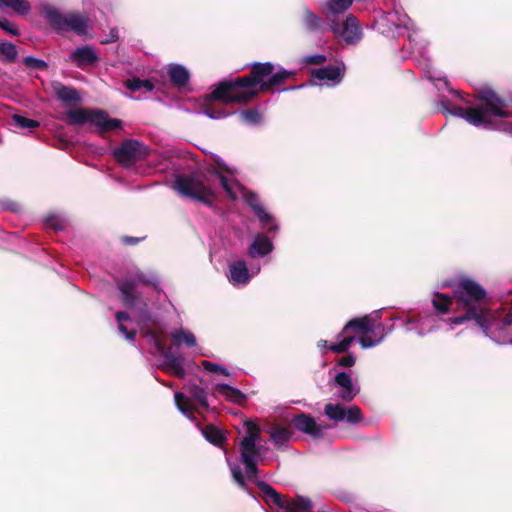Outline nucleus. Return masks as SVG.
<instances>
[{
	"mask_svg": "<svg viewBox=\"0 0 512 512\" xmlns=\"http://www.w3.org/2000/svg\"><path fill=\"white\" fill-rule=\"evenodd\" d=\"M442 287L452 288L453 296L433 291L432 313L443 321L447 331L470 323L496 344L512 345V305L505 301L492 307L488 291L470 277L446 281Z\"/></svg>",
	"mask_w": 512,
	"mask_h": 512,
	"instance_id": "1",
	"label": "nucleus"
},
{
	"mask_svg": "<svg viewBox=\"0 0 512 512\" xmlns=\"http://www.w3.org/2000/svg\"><path fill=\"white\" fill-rule=\"evenodd\" d=\"M136 282L157 287L159 284L158 277L154 273L147 274L136 270L132 273L131 278L118 283V289L125 307L132 310L138 325L143 328V336L153 348L151 353L160 355L164 359L161 369L174 374L178 378H184L186 376L185 358L182 354L172 352L171 349L166 348L165 329L157 325V316L150 310L146 300L137 292Z\"/></svg>",
	"mask_w": 512,
	"mask_h": 512,
	"instance_id": "2",
	"label": "nucleus"
},
{
	"mask_svg": "<svg viewBox=\"0 0 512 512\" xmlns=\"http://www.w3.org/2000/svg\"><path fill=\"white\" fill-rule=\"evenodd\" d=\"M259 429L256 425L248 426L246 435L240 442V463L244 465L245 475L240 465L226 456V462L230 468L232 477L237 485L251 496H254L248 483H254L259 488L261 496L269 506L266 512H308L312 509V501L304 496L295 499L283 498L271 485L258 479V458L260 449L257 446ZM225 455L227 453L225 452Z\"/></svg>",
	"mask_w": 512,
	"mask_h": 512,
	"instance_id": "3",
	"label": "nucleus"
},
{
	"mask_svg": "<svg viewBox=\"0 0 512 512\" xmlns=\"http://www.w3.org/2000/svg\"><path fill=\"white\" fill-rule=\"evenodd\" d=\"M293 76V71L272 62H255L251 64L249 76L220 82L212 91L210 98L224 103L245 104L259 92L264 93L277 88Z\"/></svg>",
	"mask_w": 512,
	"mask_h": 512,
	"instance_id": "4",
	"label": "nucleus"
},
{
	"mask_svg": "<svg viewBox=\"0 0 512 512\" xmlns=\"http://www.w3.org/2000/svg\"><path fill=\"white\" fill-rule=\"evenodd\" d=\"M436 106L441 113L462 118L474 127L503 130L512 135V122H503L512 117L510 104L491 88L479 90L474 105L467 109L452 106L445 96L439 97Z\"/></svg>",
	"mask_w": 512,
	"mask_h": 512,
	"instance_id": "5",
	"label": "nucleus"
},
{
	"mask_svg": "<svg viewBox=\"0 0 512 512\" xmlns=\"http://www.w3.org/2000/svg\"><path fill=\"white\" fill-rule=\"evenodd\" d=\"M173 188L183 197L211 206L219 189H223L230 198L236 199L238 184L213 169L206 173L195 172L179 175L175 179Z\"/></svg>",
	"mask_w": 512,
	"mask_h": 512,
	"instance_id": "6",
	"label": "nucleus"
},
{
	"mask_svg": "<svg viewBox=\"0 0 512 512\" xmlns=\"http://www.w3.org/2000/svg\"><path fill=\"white\" fill-rule=\"evenodd\" d=\"M41 14L58 33L72 31L79 36H83L88 32L89 19L83 14L76 12L64 14L58 8L49 4L42 6Z\"/></svg>",
	"mask_w": 512,
	"mask_h": 512,
	"instance_id": "7",
	"label": "nucleus"
},
{
	"mask_svg": "<svg viewBox=\"0 0 512 512\" xmlns=\"http://www.w3.org/2000/svg\"><path fill=\"white\" fill-rule=\"evenodd\" d=\"M374 28L384 36L397 37L412 29V22L402 8L382 14L374 23Z\"/></svg>",
	"mask_w": 512,
	"mask_h": 512,
	"instance_id": "8",
	"label": "nucleus"
},
{
	"mask_svg": "<svg viewBox=\"0 0 512 512\" xmlns=\"http://www.w3.org/2000/svg\"><path fill=\"white\" fill-rule=\"evenodd\" d=\"M67 116L71 124L82 125L88 122L99 127L101 131H112L122 126L121 120L110 118L107 113L101 110L72 109L67 112Z\"/></svg>",
	"mask_w": 512,
	"mask_h": 512,
	"instance_id": "9",
	"label": "nucleus"
},
{
	"mask_svg": "<svg viewBox=\"0 0 512 512\" xmlns=\"http://www.w3.org/2000/svg\"><path fill=\"white\" fill-rule=\"evenodd\" d=\"M391 320H402L404 330L406 332H414L419 337H424L445 327L443 321L432 312H421L405 319L395 317L391 318Z\"/></svg>",
	"mask_w": 512,
	"mask_h": 512,
	"instance_id": "10",
	"label": "nucleus"
},
{
	"mask_svg": "<svg viewBox=\"0 0 512 512\" xmlns=\"http://www.w3.org/2000/svg\"><path fill=\"white\" fill-rule=\"evenodd\" d=\"M329 31L338 42L355 46L363 38V30L360 21L353 14H348L339 22L329 25Z\"/></svg>",
	"mask_w": 512,
	"mask_h": 512,
	"instance_id": "11",
	"label": "nucleus"
},
{
	"mask_svg": "<svg viewBox=\"0 0 512 512\" xmlns=\"http://www.w3.org/2000/svg\"><path fill=\"white\" fill-rule=\"evenodd\" d=\"M260 271V264H252L249 268L244 259H237L229 262L226 276L233 287L242 288L247 286Z\"/></svg>",
	"mask_w": 512,
	"mask_h": 512,
	"instance_id": "12",
	"label": "nucleus"
},
{
	"mask_svg": "<svg viewBox=\"0 0 512 512\" xmlns=\"http://www.w3.org/2000/svg\"><path fill=\"white\" fill-rule=\"evenodd\" d=\"M113 155L124 166H130L146 155V147L138 140L129 139L115 148Z\"/></svg>",
	"mask_w": 512,
	"mask_h": 512,
	"instance_id": "13",
	"label": "nucleus"
},
{
	"mask_svg": "<svg viewBox=\"0 0 512 512\" xmlns=\"http://www.w3.org/2000/svg\"><path fill=\"white\" fill-rule=\"evenodd\" d=\"M324 413L330 420L335 422L346 421L351 425H355L362 421L361 409L356 405L345 408L340 404L329 403L325 405Z\"/></svg>",
	"mask_w": 512,
	"mask_h": 512,
	"instance_id": "14",
	"label": "nucleus"
},
{
	"mask_svg": "<svg viewBox=\"0 0 512 512\" xmlns=\"http://www.w3.org/2000/svg\"><path fill=\"white\" fill-rule=\"evenodd\" d=\"M300 22L303 29L312 35H323L329 31L328 19L322 13L318 14L308 6L302 8Z\"/></svg>",
	"mask_w": 512,
	"mask_h": 512,
	"instance_id": "15",
	"label": "nucleus"
},
{
	"mask_svg": "<svg viewBox=\"0 0 512 512\" xmlns=\"http://www.w3.org/2000/svg\"><path fill=\"white\" fill-rule=\"evenodd\" d=\"M345 71V64L341 61L336 65L325 66L313 70L312 76L317 79L321 85L329 87L336 86L341 83Z\"/></svg>",
	"mask_w": 512,
	"mask_h": 512,
	"instance_id": "16",
	"label": "nucleus"
},
{
	"mask_svg": "<svg viewBox=\"0 0 512 512\" xmlns=\"http://www.w3.org/2000/svg\"><path fill=\"white\" fill-rule=\"evenodd\" d=\"M354 0H324L320 12L328 19L329 25L341 20V17L352 7Z\"/></svg>",
	"mask_w": 512,
	"mask_h": 512,
	"instance_id": "17",
	"label": "nucleus"
},
{
	"mask_svg": "<svg viewBox=\"0 0 512 512\" xmlns=\"http://www.w3.org/2000/svg\"><path fill=\"white\" fill-rule=\"evenodd\" d=\"M274 250V244L269 235L257 233L247 247V256L250 259H264Z\"/></svg>",
	"mask_w": 512,
	"mask_h": 512,
	"instance_id": "18",
	"label": "nucleus"
},
{
	"mask_svg": "<svg viewBox=\"0 0 512 512\" xmlns=\"http://www.w3.org/2000/svg\"><path fill=\"white\" fill-rule=\"evenodd\" d=\"M68 61L76 67L83 69L86 66H93L99 61V56L90 45L75 48L69 55Z\"/></svg>",
	"mask_w": 512,
	"mask_h": 512,
	"instance_id": "19",
	"label": "nucleus"
},
{
	"mask_svg": "<svg viewBox=\"0 0 512 512\" xmlns=\"http://www.w3.org/2000/svg\"><path fill=\"white\" fill-rule=\"evenodd\" d=\"M376 330H384V325L382 323H377L375 326L372 325V318L369 315L363 316L361 318H354L348 321L342 329V333H347L348 331L361 332L367 334L376 333Z\"/></svg>",
	"mask_w": 512,
	"mask_h": 512,
	"instance_id": "20",
	"label": "nucleus"
},
{
	"mask_svg": "<svg viewBox=\"0 0 512 512\" xmlns=\"http://www.w3.org/2000/svg\"><path fill=\"white\" fill-rule=\"evenodd\" d=\"M335 383L341 388L338 397L344 401L353 400L360 391L359 387L353 383L351 375L347 372L337 373Z\"/></svg>",
	"mask_w": 512,
	"mask_h": 512,
	"instance_id": "21",
	"label": "nucleus"
},
{
	"mask_svg": "<svg viewBox=\"0 0 512 512\" xmlns=\"http://www.w3.org/2000/svg\"><path fill=\"white\" fill-rule=\"evenodd\" d=\"M292 423L294 427L305 434H309L314 438H320L322 436V429L317 425L315 419L305 413H300L293 417Z\"/></svg>",
	"mask_w": 512,
	"mask_h": 512,
	"instance_id": "22",
	"label": "nucleus"
},
{
	"mask_svg": "<svg viewBox=\"0 0 512 512\" xmlns=\"http://www.w3.org/2000/svg\"><path fill=\"white\" fill-rule=\"evenodd\" d=\"M412 52L418 53L420 58L417 59L418 66L424 71L425 77L428 78L430 81L436 82V81H443L444 85L448 87V81L446 80L445 76L442 74V72L436 71L431 68L429 58L425 54V52L422 51V47H419L417 43H415L412 46Z\"/></svg>",
	"mask_w": 512,
	"mask_h": 512,
	"instance_id": "23",
	"label": "nucleus"
},
{
	"mask_svg": "<svg viewBox=\"0 0 512 512\" xmlns=\"http://www.w3.org/2000/svg\"><path fill=\"white\" fill-rule=\"evenodd\" d=\"M56 98L63 103H78L81 101L79 91L71 86H66L61 82L55 81L51 84Z\"/></svg>",
	"mask_w": 512,
	"mask_h": 512,
	"instance_id": "24",
	"label": "nucleus"
},
{
	"mask_svg": "<svg viewBox=\"0 0 512 512\" xmlns=\"http://www.w3.org/2000/svg\"><path fill=\"white\" fill-rule=\"evenodd\" d=\"M167 74L171 83L178 88L186 87L190 81V72L181 64H169Z\"/></svg>",
	"mask_w": 512,
	"mask_h": 512,
	"instance_id": "25",
	"label": "nucleus"
},
{
	"mask_svg": "<svg viewBox=\"0 0 512 512\" xmlns=\"http://www.w3.org/2000/svg\"><path fill=\"white\" fill-rule=\"evenodd\" d=\"M215 389L227 401L232 403L242 404L246 401V395L242 391L228 384L217 383L215 385Z\"/></svg>",
	"mask_w": 512,
	"mask_h": 512,
	"instance_id": "26",
	"label": "nucleus"
},
{
	"mask_svg": "<svg viewBox=\"0 0 512 512\" xmlns=\"http://www.w3.org/2000/svg\"><path fill=\"white\" fill-rule=\"evenodd\" d=\"M260 223V227L266 230L267 235L275 234L279 230V225L275 217L269 213L266 208L259 210L254 214Z\"/></svg>",
	"mask_w": 512,
	"mask_h": 512,
	"instance_id": "27",
	"label": "nucleus"
},
{
	"mask_svg": "<svg viewBox=\"0 0 512 512\" xmlns=\"http://www.w3.org/2000/svg\"><path fill=\"white\" fill-rule=\"evenodd\" d=\"M170 337L174 347H180L182 344L187 347H194L197 343L194 334L182 328L173 330L170 333Z\"/></svg>",
	"mask_w": 512,
	"mask_h": 512,
	"instance_id": "28",
	"label": "nucleus"
},
{
	"mask_svg": "<svg viewBox=\"0 0 512 512\" xmlns=\"http://www.w3.org/2000/svg\"><path fill=\"white\" fill-rule=\"evenodd\" d=\"M185 389L191 395L195 404H197L200 408H202L204 410H208V408H209L208 394H207V391L203 387H201L195 383H188L185 386Z\"/></svg>",
	"mask_w": 512,
	"mask_h": 512,
	"instance_id": "29",
	"label": "nucleus"
},
{
	"mask_svg": "<svg viewBox=\"0 0 512 512\" xmlns=\"http://www.w3.org/2000/svg\"><path fill=\"white\" fill-rule=\"evenodd\" d=\"M174 400L177 409L189 420L194 421L193 411L195 409L191 399L186 397L184 393L177 391L174 393Z\"/></svg>",
	"mask_w": 512,
	"mask_h": 512,
	"instance_id": "30",
	"label": "nucleus"
},
{
	"mask_svg": "<svg viewBox=\"0 0 512 512\" xmlns=\"http://www.w3.org/2000/svg\"><path fill=\"white\" fill-rule=\"evenodd\" d=\"M116 320L118 323L119 333L122 334L126 340L132 342L135 340L136 330L129 329L128 323L132 322L131 317L126 312L118 311L116 313Z\"/></svg>",
	"mask_w": 512,
	"mask_h": 512,
	"instance_id": "31",
	"label": "nucleus"
},
{
	"mask_svg": "<svg viewBox=\"0 0 512 512\" xmlns=\"http://www.w3.org/2000/svg\"><path fill=\"white\" fill-rule=\"evenodd\" d=\"M0 9H10L19 15L25 16L31 11V5L27 0H0Z\"/></svg>",
	"mask_w": 512,
	"mask_h": 512,
	"instance_id": "32",
	"label": "nucleus"
},
{
	"mask_svg": "<svg viewBox=\"0 0 512 512\" xmlns=\"http://www.w3.org/2000/svg\"><path fill=\"white\" fill-rule=\"evenodd\" d=\"M203 437L211 444L215 446H222L226 441L225 433L214 425H208L202 429Z\"/></svg>",
	"mask_w": 512,
	"mask_h": 512,
	"instance_id": "33",
	"label": "nucleus"
},
{
	"mask_svg": "<svg viewBox=\"0 0 512 512\" xmlns=\"http://www.w3.org/2000/svg\"><path fill=\"white\" fill-rule=\"evenodd\" d=\"M270 438L277 448L286 447L291 439V432L285 427H275L268 430Z\"/></svg>",
	"mask_w": 512,
	"mask_h": 512,
	"instance_id": "34",
	"label": "nucleus"
},
{
	"mask_svg": "<svg viewBox=\"0 0 512 512\" xmlns=\"http://www.w3.org/2000/svg\"><path fill=\"white\" fill-rule=\"evenodd\" d=\"M393 328L394 326L392 325L391 327H388L387 331L385 328L384 330L380 331L376 330V333L373 335L375 338H371L368 335H363L359 338V344L363 349L373 348L379 345L384 340L386 335L393 330Z\"/></svg>",
	"mask_w": 512,
	"mask_h": 512,
	"instance_id": "35",
	"label": "nucleus"
},
{
	"mask_svg": "<svg viewBox=\"0 0 512 512\" xmlns=\"http://www.w3.org/2000/svg\"><path fill=\"white\" fill-rule=\"evenodd\" d=\"M0 54L3 56V61L13 63L17 58V47L10 42H1Z\"/></svg>",
	"mask_w": 512,
	"mask_h": 512,
	"instance_id": "36",
	"label": "nucleus"
},
{
	"mask_svg": "<svg viewBox=\"0 0 512 512\" xmlns=\"http://www.w3.org/2000/svg\"><path fill=\"white\" fill-rule=\"evenodd\" d=\"M244 200L254 214L265 207L261 202L259 196L254 192H246L244 194Z\"/></svg>",
	"mask_w": 512,
	"mask_h": 512,
	"instance_id": "37",
	"label": "nucleus"
},
{
	"mask_svg": "<svg viewBox=\"0 0 512 512\" xmlns=\"http://www.w3.org/2000/svg\"><path fill=\"white\" fill-rule=\"evenodd\" d=\"M239 115L241 120L247 124L257 125L261 122V114L256 109L242 110Z\"/></svg>",
	"mask_w": 512,
	"mask_h": 512,
	"instance_id": "38",
	"label": "nucleus"
},
{
	"mask_svg": "<svg viewBox=\"0 0 512 512\" xmlns=\"http://www.w3.org/2000/svg\"><path fill=\"white\" fill-rule=\"evenodd\" d=\"M23 64L30 69L43 71L48 68V63L42 59L26 56L23 58Z\"/></svg>",
	"mask_w": 512,
	"mask_h": 512,
	"instance_id": "39",
	"label": "nucleus"
},
{
	"mask_svg": "<svg viewBox=\"0 0 512 512\" xmlns=\"http://www.w3.org/2000/svg\"><path fill=\"white\" fill-rule=\"evenodd\" d=\"M201 365L204 368V370L210 373H220L224 376H230L229 370L220 364L204 360L202 361Z\"/></svg>",
	"mask_w": 512,
	"mask_h": 512,
	"instance_id": "40",
	"label": "nucleus"
},
{
	"mask_svg": "<svg viewBox=\"0 0 512 512\" xmlns=\"http://www.w3.org/2000/svg\"><path fill=\"white\" fill-rule=\"evenodd\" d=\"M13 120L17 126L20 128L25 129H33L39 126V122L33 119H29L26 117H23L21 115L15 114L13 116Z\"/></svg>",
	"mask_w": 512,
	"mask_h": 512,
	"instance_id": "41",
	"label": "nucleus"
},
{
	"mask_svg": "<svg viewBox=\"0 0 512 512\" xmlns=\"http://www.w3.org/2000/svg\"><path fill=\"white\" fill-rule=\"evenodd\" d=\"M198 113L205 114L210 119H222L228 116V113L222 109H214V108H203L198 111Z\"/></svg>",
	"mask_w": 512,
	"mask_h": 512,
	"instance_id": "42",
	"label": "nucleus"
},
{
	"mask_svg": "<svg viewBox=\"0 0 512 512\" xmlns=\"http://www.w3.org/2000/svg\"><path fill=\"white\" fill-rule=\"evenodd\" d=\"M46 225L54 230H63L66 226V221L57 215H52L46 219Z\"/></svg>",
	"mask_w": 512,
	"mask_h": 512,
	"instance_id": "43",
	"label": "nucleus"
},
{
	"mask_svg": "<svg viewBox=\"0 0 512 512\" xmlns=\"http://www.w3.org/2000/svg\"><path fill=\"white\" fill-rule=\"evenodd\" d=\"M326 62L324 54L307 55L302 58V63L306 65H322Z\"/></svg>",
	"mask_w": 512,
	"mask_h": 512,
	"instance_id": "44",
	"label": "nucleus"
},
{
	"mask_svg": "<svg viewBox=\"0 0 512 512\" xmlns=\"http://www.w3.org/2000/svg\"><path fill=\"white\" fill-rule=\"evenodd\" d=\"M0 28L14 36L19 34L18 29L5 17H0Z\"/></svg>",
	"mask_w": 512,
	"mask_h": 512,
	"instance_id": "45",
	"label": "nucleus"
},
{
	"mask_svg": "<svg viewBox=\"0 0 512 512\" xmlns=\"http://www.w3.org/2000/svg\"><path fill=\"white\" fill-rule=\"evenodd\" d=\"M141 85H142V79H139L137 77L128 79L125 83L126 88L132 92L141 90Z\"/></svg>",
	"mask_w": 512,
	"mask_h": 512,
	"instance_id": "46",
	"label": "nucleus"
},
{
	"mask_svg": "<svg viewBox=\"0 0 512 512\" xmlns=\"http://www.w3.org/2000/svg\"><path fill=\"white\" fill-rule=\"evenodd\" d=\"M355 356L353 354H348L339 359L338 365L342 367H352L355 364Z\"/></svg>",
	"mask_w": 512,
	"mask_h": 512,
	"instance_id": "47",
	"label": "nucleus"
},
{
	"mask_svg": "<svg viewBox=\"0 0 512 512\" xmlns=\"http://www.w3.org/2000/svg\"><path fill=\"white\" fill-rule=\"evenodd\" d=\"M119 39V32L117 28L110 29L109 35L101 40V44H109L116 42Z\"/></svg>",
	"mask_w": 512,
	"mask_h": 512,
	"instance_id": "48",
	"label": "nucleus"
},
{
	"mask_svg": "<svg viewBox=\"0 0 512 512\" xmlns=\"http://www.w3.org/2000/svg\"><path fill=\"white\" fill-rule=\"evenodd\" d=\"M346 333H342V331L338 334V339L343 343V345L348 350L352 343L355 341L354 336H345Z\"/></svg>",
	"mask_w": 512,
	"mask_h": 512,
	"instance_id": "49",
	"label": "nucleus"
},
{
	"mask_svg": "<svg viewBox=\"0 0 512 512\" xmlns=\"http://www.w3.org/2000/svg\"><path fill=\"white\" fill-rule=\"evenodd\" d=\"M328 348L335 353H344L348 351L340 340L337 343L331 344Z\"/></svg>",
	"mask_w": 512,
	"mask_h": 512,
	"instance_id": "50",
	"label": "nucleus"
},
{
	"mask_svg": "<svg viewBox=\"0 0 512 512\" xmlns=\"http://www.w3.org/2000/svg\"><path fill=\"white\" fill-rule=\"evenodd\" d=\"M142 238L132 237V236H124L121 241L125 245H136L141 241Z\"/></svg>",
	"mask_w": 512,
	"mask_h": 512,
	"instance_id": "51",
	"label": "nucleus"
},
{
	"mask_svg": "<svg viewBox=\"0 0 512 512\" xmlns=\"http://www.w3.org/2000/svg\"><path fill=\"white\" fill-rule=\"evenodd\" d=\"M3 207L7 210L18 212L19 211V205L13 201H6L3 203Z\"/></svg>",
	"mask_w": 512,
	"mask_h": 512,
	"instance_id": "52",
	"label": "nucleus"
},
{
	"mask_svg": "<svg viewBox=\"0 0 512 512\" xmlns=\"http://www.w3.org/2000/svg\"><path fill=\"white\" fill-rule=\"evenodd\" d=\"M141 89L152 91L154 89V84L150 80H142Z\"/></svg>",
	"mask_w": 512,
	"mask_h": 512,
	"instance_id": "53",
	"label": "nucleus"
},
{
	"mask_svg": "<svg viewBox=\"0 0 512 512\" xmlns=\"http://www.w3.org/2000/svg\"><path fill=\"white\" fill-rule=\"evenodd\" d=\"M370 316H371V318H372V321L374 320V321H377L378 323H380V322H379V320H380V318H381V310H376V311H374V312L372 313V315H370Z\"/></svg>",
	"mask_w": 512,
	"mask_h": 512,
	"instance_id": "54",
	"label": "nucleus"
},
{
	"mask_svg": "<svg viewBox=\"0 0 512 512\" xmlns=\"http://www.w3.org/2000/svg\"><path fill=\"white\" fill-rule=\"evenodd\" d=\"M317 346H318L319 348H327V347H329V346L327 345V341H326V340H319V341H318V343H317Z\"/></svg>",
	"mask_w": 512,
	"mask_h": 512,
	"instance_id": "55",
	"label": "nucleus"
},
{
	"mask_svg": "<svg viewBox=\"0 0 512 512\" xmlns=\"http://www.w3.org/2000/svg\"><path fill=\"white\" fill-rule=\"evenodd\" d=\"M303 86L300 85V86H292V87H289V88H284L282 90H280L281 92H284V91H289V90H294V89H299V88H302Z\"/></svg>",
	"mask_w": 512,
	"mask_h": 512,
	"instance_id": "56",
	"label": "nucleus"
},
{
	"mask_svg": "<svg viewBox=\"0 0 512 512\" xmlns=\"http://www.w3.org/2000/svg\"><path fill=\"white\" fill-rule=\"evenodd\" d=\"M448 90H449V92H450V93H452L453 95H456V96H458V97H460V98L462 97L459 91L454 90V89H452V88H449Z\"/></svg>",
	"mask_w": 512,
	"mask_h": 512,
	"instance_id": "57",
	"label": "nucleus"
},
{
	"mask_svg": "<svg viewBox=\"0 0 512 512\" xmlns=\"http://www.w3.org/2000/svg\"><path fill=\"white\" fill-rule=\"evenodd\" d=\"M408 40H409V42H410L411 44H412V43H414V42H415L414 35H413V34H409V35H408Z\"/></svg>",
	"mask_w": 512,
	"mask_h": 512,
	"instance_id": "58",
	"label": "nucleus"
}]
</instances>
